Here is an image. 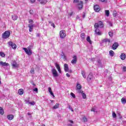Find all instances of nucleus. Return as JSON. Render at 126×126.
I'll return each mask as SVG.
<instances>
[{
    "label": "nucleus",
    "instance_id": "obj_1",
    "mask_svg": "<svg viewBox=\"0 0 126 126\" xmlns=\"http://www.w3.org/2000/svg\"><path fill=\"white\" fill-rule=\"evenodd\" d=\"M94 32L96 35H102V32L99 30V28H103L104 27V24L102 21H99L98 23H95L94 25Z\"/></svg>",
    "mask_w": 126,
    "mask_h": 126
},
{
    "label": "nucleus",
    "instance_id": "obj_2",
    "mask_svg": "<svg viewBox=\"0 0 126 126\" xmlns=\"http://www.w3.org/2000/svg\"><path fill=\"white\" fill-rule=\"evenodd\" d=\"M23 50L25 51L26 54L28 56H31L32 55V50H31V47L29 46L27 48H23Z\"/></svg>",
    "mask_w": 126,
    "mask_h": 126
},
{
    "label": "nucleus",
    "instance_id": "obj_3",
    "mask_svg": "<svg viewBox=\"0 0 126 126\" xmlns=\"http://www.w3.org/2000/svg\"><path fill=\"white\" fill-rule=\"evenodd\" d=\"M9 36H10V32L9 31H5L2 34V38L3 39H7V38H9Z\"/></svg>",
    "mask_w": 126,
    "mask_h": 126
},
{
    "label": "nucleus",
    "instance_id": "obj_4",
    "mask_svg": "<svg viewBox=\"0 0 126 126\" xmlns=\"http://www.w3.org/2000/svg\"><path fill=\"white\" fill-rule=\"evenodd\" d=\"M25 102L26 104H28V105H30V106H35V104H36V102H35V101H30L29 98L26 99L25 100Z\"/></svg>",
    "mask_w": 126,
    "mask_h": 126
},
{
    "label": "nucleus",
    "instance_id": "obj_5",
    "mask_svg": "<svg viewBox=\"0 0 126 126\" xmlns=\"http://www.w3.org/2000/svg\"><path fill=\"white\" fill-rule=\"evenodd\" d=\"M8 45L11 47V48H12L13 50H16V48H17V46L16 45V44H15V43L12 42V41H9L8 42Z\"/></svg>",
    "mask_w": 126,
    "mask_h": 126
},
{
    "label": "nucleus",
    "instance_id": "obj_6",
    "mask_svg": "<svg viewBox=\"0 0 126 126\" xmlns=\"http://www.w3.org/2000/svg\"><path fill=\"white\" fill-rule=\"evenodd\" d=\"M60 38L61 39H64V37L66 36V33H65V31L63 30H62L60 32Z\"/></svg>",
    "mask_w": 126,
    "mask_h": 126
},
{
    "label": "nucleus",
    "instance_id": "obj_7",
    "mask_svg": "<svg viewBox=\"0 0 126 126\" xmlns=\"http://www.w3.org/2000/svg\"><path fill=\"white\" fill-rule=\"evenodd\" d=\"M51 71L52 72V74L54 77H57V76H59V74H58V71L55 68L52 69Z\"/></svg>",
    "mask_w": 126,
    "mask_h": 126
},
{
    "label": "nucleus",
    "instance_id": "obj_8",
    "mask_svg": "<svg viewBox=\"0 0 126 126\" xmlns=\"http://www.w3.org/2000/svg\"><path fill=\"white\" fill-rule=\"evenodd\" d=\"M81 88H82V87L81 86L80 84L79 83L77 84V89L76 90L78 91V93H82V91L81 90Z\"/></svg>",
    "mask_w": 126,
    "mask_h": 126
},
{
    "label": "nucleus",
    "instance_id": "obj_9",
    "mask_svg": "<svg viewBox=\"0 0 126 126\" xmlns=\"http://www.w3.org/2000/svg\"><path fill=\"white\" fill-rule=\"evenodd\" d=\"M78 7L79 10L82 9L83 7V2L82 1H79L78 3Z\"/></svg>",
    "mask_w": 126,
    "mask_h": 126
},
{
    "label": "nucleus",
    "instance_id": "obj_10",
    "mask_svg": "<svg viewBox=\"0 0 126 126\" xmlns=\"http://www.w3.org/2000/svg\"><path fill=\"white\" fill-rule=\"evenodd\" d=\"M73 59L71 61V63L72 64H74V63H76V62H77V57L75 55L73 57Z\"/></svg>",
    "mask_w": 126,
    "mask_h": 126
},
{
    "label": "nucleus",
    "instance_id": "obj_11",
    "mask_svg": "<svg viewBox=\"0 0 126 126\" xmlns=\"http://www.w3.org/2000/svg\"><path fill=\"white\" fill-rule=\"evenodd\" d=\"M93 79V75L92 73H90L88 75V77L87 78V80L89 82H90V81H92V79Z\"/></svg>",
    "mask_w": 126,
    "mask_h": 126
},
{
    "label": "nucleus",
    "instance_id": "obj_12",
    "mask_svg": "<svg viewBox=\"0 0 126 126\" xmlns=\"http://www.w3.org/2000/svg\"><path fill=\"white\" fill-rule=\"evenodd\" d=\"M0 65L1 66H9V64L2 61L0 62Z\"/></svg>",
    "mask_w": 126,
    "mask_h": 126
},
{
    "label": "nucleus",
    "instance_id": "obj_13",
    "mask_svg": "<svg viewBox=\"0 0 126 126\" xmlns=\"http://www.w3.org/2000/svg\"><path fill=\"white\" fill-rule=\"evenodd\" d=\"M94 10L96 12H99V11H100V7H99V5H94Z\"/></svg>",
    "mask_w": 126,
    "mask_h": 126
},
{
    "label": "nucleus",
    "instance_id": "obj_14",
    "mask_svg": "<svg viewBox=\"0 0 126 126\" xmlns=\"http://www.w3.org/2000/svg\"><path fill=\"white\" fill-rule=\"evenodd\" d=\"M118 47H119V44L117 42H115L112 45V49L113 50H117Z\"/></svg>",
    "mask_w": 126,
    "mask_h": 126
},
{
    "label": "nucleus",
    "instance_id": "obj_15",
    "mask_svg": "<svg viewBox=\"0 0 126 126\" xmlns=\"http://www.w3.org/2000/svg\"><path fill=\"white\" fill-rule=\"evenodd\" d=\"M35 26L34 25H31V24H29V31L30 32H33V27Z\"/></svg>",
    "mask_w": 126,
    "mask_h": 126
},
{
    "label": "nucleus",
    "instance_id": "obj_16",
    "mask_svg": "<svg viewBox=\"0 0 126 126\" xmlns=\"http://www.w3.org/2000/svg\"><path fill=\"white\" fill-rule=\"evenodd\" d=\"M126 54L125 53H121L120 58L121 59L122 61H125V60H126Z\"/></svg>",
    "mask_w": 126,
    "mask_h": 126
},
{
    "label": "nucleus",
    "instance_id": "obj_17",
    "mask_svg": "<svg viewBox=\"0 0 126 126\" xmlns=\"http://www.w3.org/2000/svg\"><path fill=\"white\" fill-rule=\"evenodd\" d=\"M18 18V16H17V15L15 14L12 15V20H13V21L17 20Z\"/></svg>",
    "mask_w": 126,
    "mask_h": 126
},
{
    "label": "nucleus",
    "instance_id": "obj_18",
    "mask_svg": "<svg viewBox=\"0 0 126 126\" xmlns=\"http://www.w3.org/2000/svg\"><path fill=\"white\" fill-rule=\"evenodd\" d=\"M7 118L8 120H9V121H11L12 120H13L14 116H13V115L11 114V115H8Z\"/></svg>",
    "mask_w": 126,
    "mask_h": 126
},
{
    "label": "nucleus",
    "instance_id": "obj_19",
    "mask_svg": "<svg viewBox=\"0 0 126 126\" xmlns=\"http://www.w3.org/2000/svg\"><path fill=\"white\" fill-rule=\"evenodd\" d=\"M64 68L65 72H67V71H68V65L66 63H65L64 64Z\"/></svg>",
    "mask_w": 126,
    "mask_h": 126
},
{
    "label": "nucleus",
    "instance_id": "obj_20",
    "mask_svg": "<svg viewBox=\"0 0 126 126\" xmlns=\"http://www.w3.org/2000/svg\"><path fill=\"white\" fill-rule=\"evenodd\" d=\"M12 65L13 67H18V64L16 63L15 61L13 62Z\"/></svg>",
    "mask_w": 126,
    "mask_h": 126
},
{
    "label": "nucleus",
    "instance_id": "obj_21",
    "mask_svg": "<svg viewBox=\"0 0 126 126\" xmlns=\"http://www.w3.org/2000/svg\"><path fill=\"white\" fill-rule=\"evenodd\" d=\"M18 93L19 95H23V93H24V91H23V89H20L18 91Z\"/></svg>",
    "mask_w": 126,
    "mask_h": 126
},
{
    "label": "nucleus",
    "instance_id": "obj_22",
    "mask_svg": "<svg viewBox=\"0 0 126 126\" xmlns=\"http://www.w3.org/2000/svg\"><path fill=\"white\" fill-rule=\"evenodd\" d=\"M60 107V104L59 103H56L53 107V110H56Z\"/></svg>",
    "mask_w": 126,
    "mask_h": 126
},
{
    "label": "nucleus",
    "instance_id": "obj_23",
    "mask_svg": "<svg viewBox=\"0 0 126 126\" xmlns=\"http://www.w3.org/2000/svg\"><path fill=\"white\" fill-rule=\"evenodd\" d=\"M48 2V0H41V1H40V3H41V4H45V3H47Z\"/></svg>",
    "mask_w": 126,
    "mask_h": 126
},
{
    "label": "nucleus",
    "instance_id": "obj_24",
    "mask_svg": "<svg viewBox=\"0 0 126 126\" xmlns=\"http://www.w3.org/2000/svg\"><path fill=\"white\" fill-rule=\"evenodd\" d=\"M87 42H89V43L91 45L92 44V41L90 39V36H88L86 39Z\"/></svg>",
    "mask_w": 126,
    "mask_h": 126
},
{
    "label": "nucleus",
    "instance_id": "obj_25",
    "mask_svg": "<svg viewBox=\"0 0 126 126\" xmlns=\"http://www.w3.org/2000/svg\"><path fill=\"white\" fill-rule=\"evenodd\" d=\"M103 42L104 43H107V42H108V43H110L111 42V40H110V39L105 38L103 40Z\"/></svg>",
    "mask_w": 126,
    "mask_h": 126
},
{
    "label": "nucleus",
    "instance_id": "obj_26",
    "mask_svg": "<svg viewBox=\"0 0 126 126\" xmlns=\"http://www.w3.org/2000/svg\"><path fill=\"white\" fill-rule=\"evenodd\" d=\"M109 55L110 56H111V57H114L115 53L114 52V51H113V50H110L109 51Z\"/></svg>",
    "mask_w": 126,
    "mask_h": 126
},
{
    "label": "nucleus",
    "instance_id": "obj_27",
    "mask_svg": "<svg viewBox=\"0 0 126 126\" xmlns=\"http://www.w3.org/2000/svg\"><path fill=\"white\" fill-rule=\"evenodd\" d=\"M121 101L122 104H126V98H125L124 97L122 98Z\"/></svg>",
    "mask_w": 126,
    "mask_h": 126
},
{
    "label": "nucleus",
    "instance_id": "obj_28",
    "mask_svg": "<svg viewBox=\"0 0 126 126\" xmlns=\"http://www.w3.org/2000/svg\"><path fill=\"white\" fill-rule=\"evenodd\" d=\"M81 73L83 77H84V78H86V75H85V71H82Z\"/></svg>",
    "mask_w": 126,
    "mask_h": 126
},
{
    "label": "nucleus",
    "instance_id": "obj_29",
    "mask_svg": "<svg viewBox=\"0 0 126 126\" xmlns=\"http://www.w3.org/2000/svg\"><path fill=\"white\" fill-rule=\"evenodd\" d=\"M96 63H97L99 65V66H102V63H101V60H100V59L97 60L96 61Z\"/></svg>",
    "mask_w": 126,
    "mask_h": 126
},
{
    "label": "nucleus",
    "instance_id": "obj_30",
    "mask_svg": "<svg viewBox=\"0 0 126 126\" xmlns=\"http://www.w3.org/2000/svg\"><path fill=\"white\" fill-rule=\"evenodd\" d=\"M82 96L83 99H86V94L83 93V91H82Z\"/></svg>",
    "mask_w": 126,
    "mask_h": 126
},
{
    "label": "nucleus",
    "instance_id": "obj_31",
    "mask_svg": "<svg viewBox=\"0 0 126 126\" xmlns=\"http://www.w3.org/2000/svg\"><path fill=\"white\" fill-rule=\"evenodd\" d=\"M0 56L2 58H5V54H4V53H3L2 52H0Z\"/></svg>",
    "mask_w": 126,
    "mask_h": 126
},
{
    "label": "nucleus",
    "instance_id": "obj_32",
    "mask_svg": "<svg viewBox=\"0 0 126 126\" xmlns=\"http://www.w3.org/2000/svg\"><path fill=\"white\" fill-rule=\"evenodd\" d=\"M105 15H106V16L108 17L110 15V11L109 10H105Z\"/></svg>",
    "mask_w": 126,
    "mask_h": 126
},
{
    "label": "nucleus",
    "instance_id": "obj_33",
    "mask_svg": "<svg viewBox=\"0 0 126 126\" xmlns=\"http://www.w3.org/2000/svg\"><path fill=\"white\" fill-rule=\"evenodd\" d=\"M4 112L3 111V109L0 107V114L3 115Z\"/></svg>",
    "mask_w": 126,
    "mask_h": 126
},
{
    "label": "nucleus",
    "instance_id": "obj_34",
    "mask_svg": "<svg viewBox=\"0 0 126 126\" xmlns=\"http://www.w3.org/2000/svg\"><path fill=\"white\" fill-rule=\"evenodd\" d=\"M55 66L58 70L61 69V67L60 66V65H59V64H58V63L55 64Z\"/></svg>",
    "mask_w": 126,
    "mask_h": 126
},
{
    "label": "nucleus",
    "instance_id": "obj_35",
    "mask_svg": "<svg viewBox=\"0 0 126 126\" xmlns=\"http://www.w3.org/2000/svg\"><path fill=\"white\" fill-rule=\"evenodd\" d=\"M81 38H82V39H85V34L84 33L81 34Z\"/></svg>",
    "mask_w": 126,
    "mask_h": 126
},
{
    "label": "nucleus",
    "instance_id": "obj_36",
    "mask_svg": "<svg viewBox=\"0 0 126 126\" xmlns=\"http://www.w3.org/2000/svg\"><path fill=\"white\" fill-rule=\"evenodd\" d=\"M113 15L114 17H116V16H117V15H118V14L117 13V12L116 11H113Z\"/></svg>",
    "mask_w": 126,
    "mask_h": 126
},
{
    "label": "nucleus",
    "instance_id": "obj_37",
    "mask_svg": "<svg viewBox=\"0 0 126 126\" xmlns=\"http://www.w3.org/2000/svg\"><path fill=\"white\" fill-rule=\"evenodd\" d=\"M112 117L113 118H114V119L117 118V114H116V113L115 112H113L112 113Z\"/></svg>",
    "mask_w": 126,
    "mask_h": 126
},
{
    "label": "nucleus",
    "instance_id": "obj_38",
    "mask_svg": "<svg viewBox=\"0 0 126 126\" xmlns=\"http://www.w3.org/2000/svg\"><path fill=\"white\" fill-rule=\"evenodd\" d=\"M83 120L84 123H87L88 120H87V118L86 117H84L83 118Z\"/></svg>",
    "mask_w": 126,
    "mask_h": 126
},
{
    "label": "nucleus",
    "instance_id": "obj_39",
    "mask_svg": "<svg viewBox=\"0 0 126 126\" xmlns=\"http://www.w3.org/2000/svg\"><path fill=\"white\" fill-rule=\"evenodd\" d=\"M70 95H71V96H72V97L73 98H74V99H75V94H73V93H71Z\"/></svg>",
    "mask_w": 126,
    "mask_h": 126
},
{
    "label": "nucleus",
    "instance_id": "obj_40",
    "mask_svg": "<svg viewBox=\"0 0 126 126\" xmlns=\"http://www.w3.org/2000/svg\"><path fill=\"white\" fill-rule=\"evenodd\" d=\"M33 20L32 19H29V23H30V24H32L33 23Z\"/></svg>",
    "mask_w": 126,
    "mask_h": 126
},
{
    "label": "nucleus",
    "instance_id": "obj_41",
    "mask_svg": "<svg viewBox=\"0 0 126 126\" xmlns=\"http://www.w3.org/2000/svg\"><path fill=\"white\" fill-rule=\"evenodd\" d=\"M33 91L34 92H36V93H38V88H35L33 90Z\"/></svg>",
    "mask_w": 126,
    "mask_h": 126
},
{
    "label": "nucleus",
    "instance_id": "obj_42",
    "mask_svg": "<svg viewBox=\"0 0 126 126\" xmlns=\"http://www.w3.org/2000/svg\"><path fill=\"white\" fill-rule=\"evenodd\" d=\"M109 35L110 37H113V32H109Z\"/></svg>",
    "mask_w": 126,
    "mask_h": 126
},
{
    "label": "nucleus",
    "instance_id": "obj_43",
    "mask_svg": "<svg viewBox=\"0 0 126 126\" xmlns=\"http://www.w3.org/2000/svg\"><path fill=\"white\" fill-rule=\"evenodd\" d=\"M48 92H49V93H50V92H52V88H51V87H49L48 88Z\"/></svg>",
    "mask_w": 126,
    "mask_h": 126
},
{
    "label": "nucleus",
    "instance_id": "obj_44",
    "mask_svg": "<svg viewBox=\"0 0 126 126\" xmlns=\"http://www.w3.org/2000/svg\"><path fill=\"white\" fill-rule=\"evenodd\" d=\"M123 70L124 71H126V66H124L123 67Z\"/></svg>",
    "mask_w": 126,
    "mask_h": 126
},
{
    "label": "nucleus",
    "instance_id": "obj_45",
    "mask_svg": "<svg viewBox=\"0 0 126 126\" xmlns=\"http://www.w3.org/2000/svg\"><path fill=\"white\" fill-rule=\"evenodd\" d=\"M51 95L53 96V97H55V95H54V93H53V92H51L50 93Z\"/></svg>",
    "mask_w": 126,
    "mask_h": 126
},
{
    "label": "nucleus",
    "instance_id": "obj_46",
    "mask_svg": "<svg viewBox=\"0 0 126 126\" xmlns=\"http://www.w3.org/2000/svg\"><path fill=\"white\" fill-rule=\"evenodd\" d=\"M31 73H34V69H31Z\"/></svg>",
    "mask_w": 126,
    "mask_h": 126
},
{
    "label": "nucleus",
    "instance_id": "obj_47",
    "mask_svg": "<svg viewBox=\"0 0 126 126\" xmlns=\"http://www.w3.org/2000/svg\"><path fill=\"white\" fill-rule=\"evenodd\" d=\"M109 25H110V26H113V23H112V22H109Z\"/></svg>",
    "mask_w": 126,
    "mask_h": 126
},
{
    "label": "nucleus",
    "instance_id": "obj_48",
    "mask_svg": "<svg viewBox=\"0 0 126 126\" xmlns=\"http://www.w3.org/2000/svg\"><path fill=\"white\" fill-rule=\"evenodd\" d=\"M72 14H73V12H71V13H69V15L70 16H72Z\"/></svg>",
    "mask_w": 126,
    "mask_h": 126
},
{
    "label": "nucleus",
    "instance_id": "obj_49",
    "mask_svg": "<svg viewBox=\"0 0 126 126\" xmlns=\"http://www.w3.org/2000/svg\"><path fill=\"white\" fill-rule=\"evenodd\" d=\"M74 2H78H78H79V0H74Z\"/></svg>",
    "mask_w": 126,
    "mask_h": 126
},
{
    "label": "nucleus",
    "instance_id": "obj_50",
    "mask_svg": "<svg viewBox=\"0 0 126 126\" xmlns=\"http://www.w3.org/2000/svg\"><path fill=\"white\" fill-rule=\"evenodd\" d=\"M66 76H67V77H70V75H69V74H68V73H66Z\"/></svg>",
    "mask_w": 126,
    "mask_h": 126
},
{
    "label": "nucleus",
    "instance_id": "obj_51",
    "mask_svg": "<svg viewBox=\"0 0 126 126\" xmlns=\"http://www.w3.org/2000/svg\"><path fill=\"white\" fill-rule=\"evenodd\" d=\"M51 26H52L53 28H55V24L52 23V24H51Z\"/></svg>",
    "mask_w": 126,
    "mask_h": 126
},
{
    "label": "nucleus",
    "instance_id": "obj_52",
    "mask_svg": "<svg viewBox=\"0 0 126 126\" xmlns=\"http://www.w3.org/2000/svg\"><path fill=\"white\" fill-rule=\"evenodd\" d=\"M91 111H92V112H95V108H93L91 109Z\"/></svg>",
    "mask_w": 126,
    "mask_h": 126
},
{
    "label": "nucleus",
    "instance_id": "obj_53",
    "mask_svg": "<svg viewBox=\"0 0 126 126\" xmlns=\"http://www.w3.org/2000/svg\"><path fill=\"white\" fill-rule=\"evenodd\" d=\"M36 0H31V1L32 3H33V2H35Z\"/></svg>",
    "mask_w": 126,
    "mask_h": 126
},
{
    "label": "nucleus",
    "instance_id": "obj_54",
    "mask_svg": "<svg viewBox=\"0 0 126 126\" xmlns=\"http://www.w3.org/2000/svg\"><path fill=\"white\" fill-rule=\"evenodd\" d=\"M58 70L59 73H62V70H61V69H58Z\"/></svg>",
    "mask_w": 126,
    "mask_h": 126
},
{
    "label": "nucleus",
    "instance_id": "obj_55",
    "mask_svg": "<svg viewBox=\"0 0 126 126\" xmlns=\"http://www.w3.org/2000/svg\"><path fill=\"white\" fill-rule=\"evenodd\" d=\"M32 12H33V10H31L30 11V14H32Z\"/></svg>",
    "mask_w": 126,
    "mask_h": 126
},
{
    "label": "nucleus",
    "instance_id": "obj_56",
    "mask_svg": "<svg viewBox=\"0 0 126 126\" xmlns=\"http://www.w3.org/2000/svg\"><path fill=\"white\" fill-rule=\"evenodd\" d=\"M69 110H72V107H71V106H70V105H69Z\"/></svg>",
    "mask_w": 126,
    "mask_h": 126
},
{
    "label": "nucleus",
    "instance_id": "obj_57",
    "mask_svg": "<svg viewBox=\"0 0 126 126\" xmlns=\"http://www.w3.org/2000/svg\"><path fill=\"white\" fill-rule=\"evenodd\" d=\"M69 122L71 123V124H73V121H71V120H69Z\"/></svg>",
    "mask_w": 126,
    "mask_h": 126
},
{
    "label": "nucleus",
    "instance_id": "obj_58",
    "mask_svg": "<svg viewBox=\"0 0 126 126\" xmlns=\"http://www.w3.org/2000/svg\"><path fill=\"white\" fill-rule=\"evenodd\" d=\"M61 57H62V58H63V57H64V58H65V56H64L63 53V55H61Z\"/></svg>",
    "mask_w": 126,
    "mask_h": 126
},
{
    "label": "nucleus",
    "instance_id": "obj_59",
    "mask_svg": "<svg viewBox=\"0 0 126 126\" xmlns=\"http://www.w3.org/2000/svg\"><path fill=\"white\" fill-rule=\"evenodd\" d=\"M36 36H37V37H40V34L37 33Z\"/></svg>",
    "mask_w": 126,
    "mask_h": 126
},
{
    "label": "nucleus",
    "instance_id": "obj_60",
    "mask_svg": "<svg viewBox=\"0 0 126 126\" xmlns=\"http://www.w3.org/2000/svg\"><path fill=\"white\" fill-rule=\"evenodd\" d=\"M92 61L93 62H94V61H95V59H94V58H92Z\"/></svg>",
    "mask_w": 126,
    "mask_h": 126
},
{
    "label": "nucleus",
    "instance_id": "obj_61",
    "mask_svg": "<svg viewBox=\"0 0 126 126\" xmlns=\"http://www.w3.org/2000/svg\"><path fill=\"white\" fill-rule=\"evenodd\" d=\"M28 116H31V114L29 112L28 113Z\"/></svg>",
    "mask_w": 126,
    "mask_h": 126
},
{
    "label": "nucleus",
    "instance_id": "obj_62",
    "mask_svg": "<svg viewBox=\"0 0 126 126\" xmlns=\"http://www.w3.org/2000/svg\"><path fill=\"white\" fill-rule=\"evenodd\" d=\"M76 19H79V16H77L76 17Z\"/></svg>",
    "mask_w": 126,
    "mask_h": 126
},
{
    "label": "nucleus",
    "instance_id": "obj_63",
    "mask_svg": "<svg viewBox=\"0 0 126 126\" xmlns=\"http://www.w3.org/2000/svg\"><path fill=\"white\" fill-rule=\"evenodd\" d=\"M84 17H85V14L83 15V18H84Z\"/></svg>",
    "mask_w": 126,
    "mask_h": 126
},
{
    "label": "nucleus",
    "instance_id": "obj_64",
    "mask_svg": "<svg viewBox=\"0 0 126 126\" xmlns=\"http://www.w3.org/2000/svg\"><path fill=\"white\" fill-rule=\"evenodd\" d=\"M68 126H72V125H71V124H68Z\"/></svg>",
    "mask_w": 126,
    "mask_h": 126
}]
</instances>
